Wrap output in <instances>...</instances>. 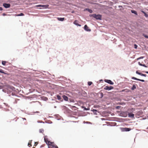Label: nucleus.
<instances>
[{
	"label": "nucleus",
	"mask_w": 148,
	"mask_h": 148,
	"mask_svg": "<svg viewBox=\"0 0 148 148\" xmlns=\"http://www.w3.org/2000/svg\"><path fill=\"white\" fill-rule=\"evenodd\" d=\"M141 12L144 14V16L145 17H148V15L143 10H142Z\"/></svg>",
	"instance_id": "nucleus-17"
},
{
	"label": "nucleus",
	"mask_w": 148,
	"mask_h": 148,
	"mask_svg": "<svg viewBox=\"0 0 148 148\" xmlns=\"http://www.w3.org/2000/svg\"><path fill=\"white\" fill-rule=\"evenodd\" d=\"M131 12L132 13H134L136 15H137V13L136 11L135 10H132Z\"/></svg>",
	"instance_id": "nucleus-21"
},
{
	"label": "nucleus",
	"mask_w": 148,
	"mask_h": 148,
	"mask_svg": "<svg viewBox=\"0 0 148 148\" xmlns=\"http://www.w3.org/2000/svg\"><path fill=\"white\" fill-rule=\"evenodd\" d=\"M104 81L107 83H108L110 84L113 85L114 84V83L111 80L108 79H105Z\"/></svg>",
	"instance_id": "nucleus-7"
},
{
	"label": "nucleus",
	"mask_w": 148,
	"mask_h": 148,
	"mask_svg": "<svg viewBox=\"0 0 148 148\" xmlns=\"http://www.w3.org/2000/svg\"><path fill=\"white\" fill-rule=\"evenodd\" d=\"M136 86L135 85H133L132 87L131 88V89L132 90H134L136 88Z\"/></svg>",
	"instance_id": "nucleus-19"
},
{
	"label": "nucleus",
	"mask_w": 148,
	"mask_h": 148,
	"mask_svg": "<svg viewBox=\"0 0 148 148\" xmlns=\"http://www.w3.org/2000/svg\"><path fill=\"white\" fill-rule=\"evenodd\" d=\"M144 74H143L142 73H140V75H141V76H143Z\"/></svg>",
	"instance_id": "nucleus-33"
},
{
	"label": "nucleus",
	"mask_w": 148,
	"mask_h": 148,
	"mask_svg": "<svg viewBox=\"0 0 148 148\" xmlns=\"http://www.w3.org/2000/svg\"><path fill=\"white\" fill-rule=\"evenodd\" d=\"M121 129L122 132H127L131 130V129L130 128H126V127H121Z\"/></svg>",
	"instance_id": "nucleus-4"
},
{
	"label": "nucleus",
	"mask_w": 148,
	"mask_h": 148,
	"mask_svg": "<svg viewBox=\"0 0 148 148\" xmlns=\"http://www.w3.org/2000/svg\"><path fill=\"white\" fill-rule=\"evenodd\" d=\"M39 132L40 133H43L44 132V130L42 129H40L39 130Z\"/></svg>",
	"instance_id": "nucleus-27"
},
{
	"label": "nucleus",
	"mask_w": 148,
	"mask_h": 148,
	"mask_svg": "<svg viewBox=\"0 0 148 148\" xmlns=\"http://www.w3.org/2000/svg\"><path fill=\"white\" fill-rule=\"evenodd\" d=\"M138 64L140 66H143L145 67H147V66H146L145 64H141L140 62H138Z\"/></svg>",
	"instance_id": "nucleus-13"
},
{
	"label": "nucleus",
	"mask_w": 148,
	"mask_h": 148,
	"mask_svg": "<svg viewBox=\"0 0 148 148\" xmlns=\"http://www.w3.org/2000/svg\"><path fill=\"white\" fill-rule=\"evenodd\" d=\"M37 143H36V142H35V145L36 144V146L37 145Z\"/></svg>",
	"instance_id": "nucleus-39"
},
{
	"label": "nucleus",
	"mask_w": 148,
	"mask_h": 148,
	"mask_svg": "<svg viewBox=\"0 0 148 148\" xmlns=\"http://www.w3.org/2000/svg\"><path fill=\"white\" fill-rule=\"evenodd\" d=\"M127 116V113H126L125 114V116H124L125 117H126Z\"/></svg>",
	"instance_id": "nucleus-36"
},
{
	"label": "nucleus",
	"mask_w": 148,
	"mask_h": 148,
	"mask_svg": "<svg viewBox=\"0 0 148 148\" xmlns=\"http://www.w3.org/2000/svg\"><path fill=\"white\" fill-rule=\"evenodd\" d=\"M0 72L5 74V73H4V71L1 69H0Z\"/></svg>",
	"instance_id": "nucleus-25"
},
{
	"label": "nucleus",
	"mask_w": 148,
	"mask_h": 148,
	"mask_svg": "<svg viewBox=\"0 0 148 148\" xmlns=\"http://www.w3.org/2000/svg\"><path fill=\"white\" fill-rule=\"evenodd\" d=\"M134 46H135V48L136 49V48L137 47V45H135Z\"/></svg>",
	"instance_id": "nucleus-34"
},
{
	"label": "nucleus",
	"mask_w": 148,
	"mask_h": 148,
	"mask_svg": "<svg viewBox=\"0 0 148 148\" xmlns=\"http://www.w3.org/2000/svg\"><path fill=\"white\" fill-rule=\"evenodd\" d=\"M120 106H118L116 107V109H119V108H120Z\"/></svg>",
	"instance_id": "nucleus-31"
},
{
	"label": "nucleus",
	"mask_w": 148,
	"mask_h": 148,
	"mask_svg": "<svg viewBox=\"0 0 148 148\" xmlns=\"http://www.w3.org/2000/svg\"><path fill=\"white\" fill-rule=\"evenodd\" d=\"M7 62L5 61H2V64L3 65H6V63Z\"/></svg>",
	"instance_id": "nucleus-20"
},
{
	"label": "nucleus",
	"mask_w": 148,
	"mask_h": 148,
	"mask_svg": "<svg viewBox=\"0 0 148 148\" xmlns=\"http://www.w3.org/2000/svg\"><path fill=\"white\" fill-rule=\"evenodd\" d=\"M136 74H138L140 75V73H139V72H138V71H137L136 72Z\"/></svg>",
	"instance_id": "nucleus-30"
},
{
	"label": "nucleus",
	"mask_w": 148,
	"mask_h": 148,
	"mask_svg": "<svg viewBox=\"0 0 148 148\" xmlns=\"http://www.w3.org/2000/svg\"><path fill=\"white\" fill-rule=\"evenodd\" d=\"M36 7H42L45 8H47L49 6L48 5H38L35 6Z\"/></svg>",
	"instance_id": "nucleus-5"
},
{
	"label": "nucleus",
	"mask_w": 148,
	"mask_h": 148,
	"mask_svg": "<svg viewBox=\"0 0 148 148\" xmlns=\"http://www.w3.org/2000/svg\"><path fill=\"white\" fill-rule=\"evenodd\" d=\"M57 99L58 100H60L61 99V97L60 96H59V95H57Z\"/></svg>",
	"instance_id": "nucleus-22"
},
{
	"label": "nucleus",
	"mask_w": 148,
	"mask_h": 148,
	"mask_svg": "<svg viewBox=\"0 0 148 148\" xmlns=\"http://www.w3.org/2000/svg\"><path fill=\"white\" fill-rule=\"evenodd\" d=\"M146 76H147L145 74H144V76H144V77H146Z\"/></svg>",
	"instance_id": "nucleus-37"
},
{
	"label": "nucleus",
	"mask_w": 148,
	"mask_h": 148,
	"mask_svg": "<svg viewBox=\"0 0 148 148\" xmlns=\"http://www.w3.org/2000/svg\"><path fill=\"white\" fill-rule=\"evenodd\" d=\"M145 73H148V71H145Z\"/></svg>",
	"instance_id": "nucleus-38"
},
{
	"label": "nucleus",
	"mask_w": 148,
	"mask_h": 148,
	"mask_svg": "<svg viewBox=\"0 0 148 148\" xmlns=\"http://www.w3.org/2000/svg\"><path fill=\"white\" fill-rule=\"evenodd\" d=\"M92 16L97 19H101V16L100 14H93L92 15Z\"/></svg>",
	"instance_id": "nucleus-2"
},
{
	"label": "nucleus",
	"mask_w": 148,
	"mask_h": 148,
	"mask_svg": "<svg viewBox=\"0 0 148 148\" xmlns=\"http://www.w3.org/2000/svg\"><path fill=\"white\" fill-rule=\"evenodd\" d=\"M78 21L77 20H75L74 22L73 23L74 24L77 25V26H81V25H80V24H79L78 23Z\"/></svg>",
	"instance_id": "nucleus-11"
},
{
	"label": "nucleus",
	"mask_w": 148,
	"mask_h": 148,
	"mask_svg": "<svg viewBox=\"0 0 148 148\" xmlns=\"http://www.w3.org/2000/svg\"><path fill=\"white\" fill-rule=\"evenodd\" d=\"M3 10V8H2L0 7V10Z\"/></svg>",
	"instance_id": "nucleus-35"
},
{
	"label": "nucleus",
	"mask_w": 148,
	"mask_h": 148,
	"mask_svg": "<svg viewBox=\"0 0 148 148\" xmlns=\"http://www.w3.org/2000/svg\"><path fill=\"white\" fill-rule=\"evenodd\" d=\"M132 79H135V80H138V81H140L141 82H145V80H143V79H138L136 77H132Z\"/></svg>",
	"instance_id": "nucleus-9"
},
{
	"label": "nucleus",
	"mask_w": 148,
	"mask_h": 148,
	"mask_svg": "<svg viewBox=\"0 0 148 148\" xmlns=\"http://www.w3.org/2000/svg\"><path fill=\"white\" fill-rule=\"evenodd\" d=\"M144 58V57L143 56H141V57H140L138 58L137 59V60H139V59H143V58Z\"/></svg>",
	"instance_id": "nucleus-26"
},
{
	"label": "nucleus",
	"mask_w": 148,
	"mask_h": 148,
	"mask_svg": "<svg viewBox=\"0 0 148 148\" xmlns=\"http://www.w3.org/2000/svg\"><path fill=\"white\" fill-rule=\"evenodd\" d=\"M86 10H87L90 13H92V11L91 10L88 9H87Z\"/></svg>",
	"instance_id": "nucleus-23"
},
{
	"label": "nucleus",
	"mask_w": 148,
	"mask_h": 148,
	"mask_svg": "<svg viewBox=\"0 0 148 148\" xmlns=\"http://www.w3.org/2000/svg\"><path fill=\"white\" fill-rule=\"evenodd\" d=\"M63 98L65 100V101H67L68 99V97L66 96L65 95H63L62 96Z\"/></svg>",
	"instance_id": "nucleus-16"
},
{
	"label": "nucleus",
	"mask_w": 148,
	"mask_h": 148,
	"mask_svg": "<svg viewBox=\"0 0 148 148\" xmlns=\"http://www.w3.org/2000/svg\"><path fill=\"white\" fill-rule=\"evenodd\" d=\"M3 16H5V13H3Z\"/></svg>",
	"instance_id": "nucleus-40"
},
{
	"label": "nucleus",
	"mask_w": 148,
	"mask_h": 148,
	"mask_svg": "<svg viewBox=\"0 0 148 148\" xmlns=\"http://www.w3.org/2000/svg\"><path fill=\"white\" fill-rule=\"evenodd\" d=\"M128 116L132 118H134V114L132 113H129L128 114Z\"/></svg>",
	"instance_id": "nucleus-12"
},
{
	"label": "nucleus",
	"mask_w": 148,
	"mask_h": 148,
	"mask_svg": "<svg viewBox=\"0 0 148 148\" xmlns=\"http://www.w3.org/2000/svg\"><path fill=\"white\" fill-rule=\"evenodd\" d=\"M130 91V90H129L127 89H123L121 90L122 92H129Z\"/></svg>",
	"instance_id": "nucleus-14"
},
{
	"label": "nucleus",
	"mask_w": 148,
	"mask_h": 148,
	"mask_svg": "<svg viewBox=\"0 0 148 148\" xmlns=\"http://www.w3.org/2000/svg\"><path fill=\"white\" fill-rule=\"evenodd\" d=\"M33 148H35L33 147Z\"/></svg>",
	"instance_id": "nucleus-41"
},
{
	"label": "nucleus",
	"mask_w": 148,
	"mask_h": 148,
	"mask_svg": "<svg viewBox=\"0 0 148 148\" xmlns=\"http://www.w3.org/2000/svg\"><path fill=\"white\" fill-rule=\"evenodd\" d=\"M114 88L113 87L110 86H106L104 89L106 90H110L111 89H113Z\"/></svg>",
	"instance_id": "nucleus-6"
},
{
	"label": "nucleus",
	"mask_w": 148,
	"mask_h": 148,
	"mask_svg": "<svg viewBox=\"0 0 148 148\" xmlns=\"http://www.w3.org/2000/svg\"><path fill=\"white\" fill-rule=\"evenodd\" d=\"M92 84V82H88V84L89 86L91 85Z\"/></svg>",
	"instance_id": "nucleus-24"
},
{
	"label": "nucleus",
	"mask_w": 148,
	"mask_h": 148,
	"mask_svg": "<svg viewBox=\"0 0 148 148\" xmlns=\"http://www.w3.org/2000/svg\"><path fill=\"white\" fill-rule=\"evenodd\" d=\"M84 29L85 30L87 31H91L90 29H89L88 27L86 25H85L84 27Z\"/></svg>",
	"instance_id": "nucleus-10"
},
{
	"label": "nucleus",
	"mask_w": 148,
	"mask_h": 148,
	"mask_svg": "<svg viewBox=\"0 0 148 148\" xmlns=\"http://www.w3.org/2000/svg\"><path fill=\"white\" fill-rule=\"evenodd\" d=\"M28 145L29 146V147L31 146L32 144H31V142H29L28 143Z\"/></svg>",
	"instance_id": "nucleus-28"
},
{
	"label": "nucleus",
	"mask_w": 148,
	"mask_h": 148,
	"mask_svg": "<svg viewBox=\"0 0 148 148\" xmlns=\"http://www.w3.org/2000/svg\"><path fill=\"white\" fill-rule=\"evenodd\" d=\"M44 140L46 144L48 145L49 144L51 143V142L49 140V139L48 138V136H45L44 137Z\"/></svg>",
	"instance_id": "nucleus-3"
},
{
	"label": "nucleus",
	"mask_w": 148,
	"mask_h": 148,
	"mask_svg": "<svg viewBox=\"0 0 148 148\" xmlns=\"http://www.w3.org/2000/svg\"><path fill=\"white\" fill-rule=\"evenodd\" d=\"M3 6L5 8H9L10 6V4L4 3L3 4Z\"/></svg>",
	"instance_id": "nucleus-8"
},
{
	"label": "nucleus",
	"mask_w": 148,
	"mask_h": 148,
	"mask_svg": "<svg viewBox=\"0 0 148 148\" xmlns=\"http://www.w3.org/2000/svg\"><path fill=\"white\" fill-rule=\"evenodd\" d=\"M21 120L22 121H23L24 120H25V121L26 120V119L25 118H22V119H21Z\"/></svg>",
	"instance_id": "nucleus-32"
},
{
	"label": "nucleus",
	"mask_w": 148,
	"mask_h": 148,
	"mask_svg": "<svg viewBox=\"0 0 148 148\" xmlns=\"http://www.w3.org/2000/svg\"><path fill=\"white\" fill-rule=\"evenodd\" d=\"M146 38H148V36H147V35H145V34H143V35Z\"/></svg>",
	"instance_id": "nucleus-29"
},
{
	"label": "nucleus",
	"mask_w": 148,
	"mask_h": 148,
	"mask_svg": "<svg viewBox=\"0 0 148 148\" xmlns=\"http://www.w3.org/2000/svg\"><path fill=\"white\" fill-rule=\"evenodd\" d=\"M57 19L58 21H63L64 20V18H59L58 17L57 18Z\"/></svg>",
	"instance_id": "nucleus-15"
},
{
	"label": "nucleus",
	"mask_w": 148,
	"mask_h": 148,
	"mask_svg": "<svg viewBox=\"0 0 148 148\" xmlns=\"http://www.w3.org/2000/svg\"><path fill=\"white\" fill-rule=\"evenodd\" d=\"M48 148H58V147L56 145L54 142H51V144L48 145Z\"/></svg>",
	"instance_id": "nucleus-1"
},
{
	"label": "nucleus",
	"mask_w": 148,
	"mask_h": 148,
	"mask_svg": "<svg viewBox=\"0 0 148 148\" xmlns=\"http://www.w3.org/2000/svg\"><path fill=\"white\" fill-rule=\"evenodd\" d=\"M24 15V14L23 13H21L20 14H16L15 15V16H23Z\"/></svg>",
	"instance_id": "nucleus-18"
}]
</instances>
